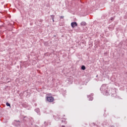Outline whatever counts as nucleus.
Here are the masks:
<instances>
[{
	"mask_svg": "<svg viewBox=\"0 0 127 127\" xmlns=\"http://www.w3.org/2000/svg\"><path fill=\"white\" fill-rule=\"evenodd\" d=\"M107 89L106 84H103L100 88V90L102 91L104 95H105L106 96H108L109 93Z\"/></svg>",
	"mask_w": 127,
	"mask_h": 127,
	"instance_id": "f257e3e1",
	"label": "nucleus"
},
{
	"mask_svg": "<svg viewBox=\"0 0 127 127\" xmlns=\"http://www.w3.org/2000/svg\"><path fill=\"white\" fill-rule=\"evenodd\" d=\"M71 27H72V28H74V27H76V26H78V24L76 22H71Z\"/></svg>",
	"mask_w": 127,
	"mask_h": 127,
	"instance_id": "f03ea898",
	"label": "nucleus"
},
{
	"mask_svg": "<svg viewBox=\"0 0 127 127\" xmlns=\"http://www.w3.org/2000/svg\"><path fill=\"white\" fill-rule=\"evenodd\" d=\"M14 124L15 127H19V126H20V124H21V122L17 121H15Z\"/></svg>",
	"mask_w": 127,
	"mask_h": 127,
	"instance_id": "7ed1b4c3",
	"label": "nucleus"
},
{
	"mask_svg": "<svg viewBox=\"0 0 127 127\" xmlns=\"http://www.w3.org/2000/svg\"><path fill=\"white\" fill-rule=\"evenodd\" d=\"M47 100L48 102H53L54 98L53 97H47Z\"/></svg>",
	"mask_w": 127,
	"mask_h": 127,
	"instance_id": "20e7f679",
	"label": "nucleus"
},
{
	"mask_svg": "<svg viewBox=\"0 0 127 127\" xmlns=\"http://www.w3.org/2000/svg\"><path fill=\"white\" fill-rule=\"evenodd\" d=\"M80 24L82 26H85V25H86L87 23H86L85 22H82Z\"/></svg>",
	"mask_w": 127,
	"mask_h": 127,
	"instance_id": "39448f33",
	"label": "nucleus"
},
{
	"mask_svg": "<svg viewBox=\"0 0 127 127\" xmlns=\"http://www.w3.org/2000/svg\"><path fill=\"white\" fill-rule=\"evenodd\" d=\"M82 70H86V67L84 65L81 66Z\"/></svg>",
	"mask_w": 127,
	"mask_h": 127,
	"instance_id": "423d86ee",
	"label": "nucleus"
},
{
	"mask_svg": "<svg viewBox=\"0 0 127 127\" xmlns=\"http://www.w3.org/2000/svg\"><path fill=\"white\" fill-rule=\"evenodd\" d=\"M6 106H7V107H10V104L8 103H6Z\"/></svg>",
	"mask_w": 127,
	"mask_h": 127,
	"instance_id": "0eeeda50",
	"label": "nucleus"
},
{
	"mask_svg": "<svg viewBox=\"0 0 127 127\" xmlns=\"http://www.w3.org/2000/svg\"><path fill=\"white\" fill-rule=\"evenodd\" d=\"M89 101H93V97H91L89 99Z\"/></svg>",
	"mask_w": 127,
	"mask_h": 127,
	"instance_id": "6e6552de",
	"label": "nucleus"
},
{
	"mask_svg": "<svg viewBox=\"0 0 127 127\" xmlns=\"http://www.w3.org/2000/svg\"><path fill=\"white\" fill-rule=\"evenodd\" d=\"M61 18H62V19L64 18V16H61Z\"/></svg>",
	"mask_w": 127,
	"mask_h": 127,
	"instance_id": "1a4fd4ad",
	"label": "nucleus"
},
{
	"mask_svg": "<svg viewBox=\"0 0 127 127\" xmlns=\"http://www.w3.org/2000/svg\"><path fill=\"white\" fill-rule=\"evenodd\" d=\"M62 127H65V126H62Z\"/></svg>",
	"mask_w": 127,
	"mask_h": 127,
	"instance_id": "9d476101",
	"label": "nucleus"
}]
</instances>
